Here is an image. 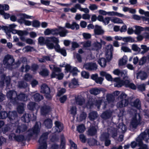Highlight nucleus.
Instances as JSON below:
<instances>
[{
	"label": "nucleus",
	"instance_id": "nucleus-62",
	"mask_svg": "<svg viewBox=\"0 0 149 149\" xmlns=\"http://www.w3.org/2000/svg\"><path fill=\"white\" fill-rule=\"evenodd\" d=\"M43 58H44L45 59V61H53V57L50 55L47 56H43Z\"/></svg>",
	"mask_w": 149,
	"mask_h": 149
},
{
	"label": "nucleus",
	"instance_id": "nucleus-43",
	"mask_svg": "<svg viewBox=\"0 0 149 149\" xmlns=\"http://www.w3.org/2000/svg\"><path fill=\"white\" fill-rule=\"evenodd\" d=\"M24 104L23 103H21L19 104L17 107V111L18 113H22L24 111Z\"/></svg>",
	"mask_w": 149,
	"mask_h": 149
},
{
	"label": "nucleus",
	"instance_id": "nucleus-28",
	"mask_svg": "<svg viewBox=\"0 0 149 149\" xmlns=\"http://www.w3.org/2000/svg\"><path fill=\"white\" fill-rule=\"evenodd\" d=\"M117 128L118 132L122 133H124L126 130L125 125L122 123H119Z\"/></svg>",
	"mask_w": 149,
	"mask_h": 149
},
{
	"label": "nucleus",
	"instance_id": "nucleus-26",
	"mask_svg": "<svg viewBox=\"0 0 149 149\" xmlns=\"http://www.w3.org/2000/svg\"><path fill=\"white\" fill-rule=\"evenodd\" d=\"M31 95L34 100L36 102L40 101L43 99V97L42 95L39 93L35 92L31 93Z\"/></svg>",
	"mask_w": 149,
	"mask_h": 149
},
{
	"label": "nucleus",
	"instance_id": "nucleus-45",
	"mask_svg": "<svg viewBox=\"0 0 149 149\" xmlns=\"http://www.w3.org/2000/svg\"><path fill=\"white\" fill-rule=\"evenodd\" d=\"M93 49L97 50L101 48L102 44L100 43L96 42L93 44Z\"/></svg>",
	"mask_w": 149,
	"mask_h": 149
},
{
	"label": "nucleus",
	"instance_id": "nucleus-29",
	"mask_svg": "<svg viewBox=\"0 0 149 149\" xmlns=\"http://www.w3.org/2000/svg\"><path fill=\"white\" fill-rule=\"evenodd\" d=\"M37 104L36 103L33 102H29L27 105L28 109L30 110L34 111L36 109Z\"/></svg>",
	"mask_w": 149,
	"mask_h": 149
},
{
	"label": "nucleus",
	"instance_id": "nucleus-44",
	"mask_svg": "<svg viewBox=\"0 0 149 149\" xmlns=\"http://www.w3.org/2000/svg\"><path fill=\"white\" fill-rule=\"evenodd\" d=\"M111 21L114 23H123V21L121 19L116 17H111Z\"/></svg>",
	"mask_w": 149,
	"mask_h": 149
},
{
	"label": "nucleus",
	"instance_id": "nucleus-41",
	"mask_svg": "<svg viewBox=\"0 0 149 149\" xmlns=\"http://www.w3.org/2000/svg\"><path fill=\"white\" fill-rule=\"evenodd\" d=\"M97 116V114L96 112L92 111L89 113L88 117L90 120H93L95 119Z\"/></svg>",
	"mask_w": 149,
	"mask_h": 149
},
{
	"label": "nucleus",
	"instance_id": "nucleus-20",
	"mask_svg": "<svg viewBox=\"0 0 149 149\" xmlns=\"http://www.w3.org/2000/svg\"><path fill=\"white\" fill-rule=\"evenodd\" d=\"M148 76V74L146 72L143 71L139 72L136 74V78L140 79L142 81L146 79Z\"/></svg>",
	"mask_w": 149,
	"mask_h": 149
},
{
	"label": "nucleus",
	"instance_id": "nucleus-34",
	"mask_svg": "<svg viewBox=\"0 0 149 149\" xmlns=\"http://www.w3.org/2000/svg\"><path fill=\"white\" fill-rule=\"evenodd\" d=\"M111 112L109 111H106L104 112L101 115L102 118L107 119L110 118L111 115Z\"/></svg>",
	"mask_w": 149,
	"mask_h": 149
},
{
	"label": "nucleus",
	"instance_id": "nucleus-39",
	"mask_svg": "<svg viewBox=\"0 0 149 149\" xmlns=\"http://www.w3.org/2000/svg\"><path fill=\"white\" fill-rule=\"evenodd\" d=\"M98 62L101 67H104L106 65L107 61L105 58H102L98 60Z\"/></svg>",
	"mask_w": 149,
	"mask_h": 149
},
{
	"label": "nucleus",
	"instance_id": "nucleus-17",
	"mask_svg": "<svg viewBox=\"0 0 149 149\" xmlns=\"http://www.w3.org/2000/svg\"><path fill=\"white\" fill-rule=\"evenodd\" d=\"M13 138L18 142H22L26 140V139L23 135L16 136L15 134L12 133L9 135V138L10 140H12Z\"/></svg>",
	"mask_w": 149,
	"mask_h": 149
},
{
	"label": "nucleus",
	"instance_id": "nucleus-8",
	"mask_svg": "<svg viewBox=\"0 0 149 149\" xmlns=\"http://www.w3.org/2000/svg\"><path fill=\"white\" fill-rule=\"evenodd\" d=\"M41 127V123L39 122H37L33 127L29 130L27 132L28 136L29 137L34 134L38 135L40 132Z\"/></svg>",
	"mask_w": 149,
	"mask_h": 149
},
{
	"label": "nucleus",
	"instance_id": "nucleus-30",
	"mask_svg": "<svg viewBox=\"0 0 149 149\" xmlns=\"http://www.w3.org/2000/svg\"><path fill=\"white\" fill-rule=\"evenodd\" d=\"M97 133L96 127H93L90 128L88 130V135L90 136H93L96 134Z\"/></svg>",
	"mask_w": 149,
	"mask_h": 149
},
{
	"label": "nucleus",
	"instance_id": "nucleus-51",
	"mask_svg": "<svg viewBox=\"0 0 149 149\" xmlns=\"http://www.w3.org/2000/svg\"><path fill=\"white\" fill-rule=\"evenodd\" d=\"M133 105L138 109H140L141 107V102L139 100L136 99L133 102Z\"/></svg>",
	"mask_w": 149,
	"mask_h": 149
},
{
	"label": "nucleus",
	"instance_id": "nucleus-11",
	"mask_svg": "<svg viewBox=\"0 0 149 149\" xmlns=\"http://www.w3.org/2000/svg\"><path fill=\"white\" fill-rule=\"evenodd\" d=\"M17 95L16 92L14 91H10L6 93V96L9 99L10 102L14 105H15V104L17 102V101L16 99Z\"/></svg>",
	"mask_w": 149,
	"mask_h": 149
},
{
	"label": "nucleus",
	"instance_id": "nucleus-53",
	"mask_svg": "<svg viewBox=\"0 0 149 149\" xmlns=\"http://www.w3.org/2000/svg\"><path fill=\"white\" fill-rule=\"evenodd\" d=\"M8 113L4 111L0 112V119H4L7 117H8Z\"/></svg>",
	"mask_w": 149,
	"mask_h": 149
},
{
	"label": "nucleus",
	"instance_id": "nucleus-9",
	"mask_svg": "<svg viewBox=\"0 0 149 149\" xmlns=\"http://www.w3.org/2000/svg\"><path fill=\"white\" fill-rule=\"evenodd\" d=\"M14 62V60L13 56L9 54L6 55L3 60V64L5 65L6 68L9 69L13 65Z\"/></svg>",
	"mask_w": 149,
	"mask_h": 149
},
{
	"label": "nucleus",
	"instance_id": "nucleus-18",
	"mask_svg": "<svg viewBox=\"0 0 149 149\" xmlns=\"http://www.w3.org/2000/svg\"><path fill=\"white\" fill-rule=\"evenodd\" d=\"M55 127L53 129V131L54 132H59L63 129V124L58 121H56L55 123Z\"/></svg>",
	"mask_w": 149,
	"mask_h": 149
},
{
	"label": "nucleus",
	"instance_id": "nucleus-23",
	"mask_svg": "<svg viewBox=\"0 0 149 149\" xmlns=\"http://www.w3.org/2000/svg\"><path fill=\"white\" fill-rule=\"evenodd\" d=\"M65 27L72 30H78L79 28V25L75 22H73L71 24L69 22H66L65 24Z\"/></svg>",
	"mask_w": 149,
	"mask_h": 149
},
{
	"label": "nucleus",
	"instance_id": "nucleus-15",
	"mask_svg": "<svg viewBox=\"0 0 149 149\" xmlns=\"http://www.w3.org/2000/svg\"><path fill=\"white\" fill-rule=\"evenodd\" d=\"M63 67L65 68V70L66 73L69 72L70 73H72L73 76H76L78 72H79L77 68L76 67H72L69 64H67Z\"/></svg>",
	"mask_w": 149,
	"mask_h": 149
},
{
	"label": "nucleus",
	"instance_id": "nucleus-33",
	"mask_svg": "<svg viewBox=\"0 0 149 149\" xmlns=\"http://www.w3.org/2000/svg\"><path fill=\"white\" fill-rule=\"evenodd\" d=\"M100 74L101 76L105 77L106 79L108 81H111L112 80L111 76L106 72L102 71L100 72Z\"/></svg>",
	"mask_w": 149,
	"mask_h": 149
},
{
	"label": "nucleus",
	"instance_id": "nucleus-42",
	"mask_svg": "<svg viewBox=\"0 0 149 149\" xmlns=\"http://www.w3.org/2000/svg\"><path fill=\"white\" fill-rule=\"evenodd\" d=\"M88 142L90 146L98 145L99 144V143L96 140L93 139H89Z\"/></svg>",
	"mask_w": 149,
	"mask_h": 149
},
{
	"label": "nucleus",
	"instance_id": "nucleus-57",
	"mask_svg": "<svg viewBox=\"0 0 149 149\" xmlns=\"http://www.w3.org/2000/svg\"><path fill=\"white\" fill-rule=\"evenodd\" d=\"M132 49L134 52H140L141 51V49L138 45L136 44H133L131 47Z\"/></svg>",
	"mask_w": 149,
	"mask_h": 149
},
{
	"label": "nucleus",
	"instance_id": "nucleus-63",
	"mask_svg": "<svg viewBox=\"0 0 149 149\" xmlns=\"http://www.w3.org/2000/svg\"><path fill=\"white\" fill-rule=\"evenodd\" d=\"M69 142L70 145L71 149H78L77 148V145L72 141L69 140Z\"/></svg>",
	"mask_w": 149,
	"mask_h": 149
},
{
	"label": "nucleus",
	"instance_id": "nucleus-55",
	"mask_svg": "<svg viewBox=\"0 0 149 149\" xmlns=\"http://www.w3.org/2000/svg\"><path fill=\"white\" fill-rule=\"evenodd\" d=\"M18 86L19 88H25L27 86V84L26 83L21 81L18 82Z\"/></svg>",
	"mask_w": 149,
	"mask_h": 149
},
{
	"label": "nucleus",
	"instance_id": "nucleus-46",
	"mask_svg": "<svg viewBox=\"0 0 149 149\" xmlns=\"http://www.w3.org/2000/svg\"><path fill=\"white\" fill-rule=\"evenodd\" d=\"M127 56H124L122 59L120 60L119 64L121 65H124L127 63Z\"/></svg>",
	"mask_w": 149,
	"mask_h": 149
},
{
	"label": "nucleus",
	"instance_id": "nucleus-60",
	"mask_svg": "<svg viewBox=\"0 0 149 149\" xmlns=\"http://www.w3.org/2000/svg\"><path fill=\"white\" fill-rule=\"evenodd\" d=\"M0 14L1 15H3L5 19H8L10 16L9 14L5 13L3 10H1L0 11Z\"/></svg>",
	"mask_w": 149,
	"mask_h": 149
},
{
	"label": "nucleus",
	"instance_id": "nucleus-35",
	"mask_svg": "<svg viewBox=\"0 0 149 149\" xmlns=\"http://www.w3.org/2000/svg\"><path fill=\"white\" fill-rule=\"evenodd\" d=\"M102 89L101 88H93L90 90V92L91 94L97 95L100 93V91H102Z\"/></svg>",
	"mask_w": 149,
	"mask_h": 149
},
{
	"label": "nucleus",
	"instance_id": "nucleus-14",
	"mask_svg": "<svg viewBox=\"0 0 149 149\" xmlns=\"http://www.w3.org/2000/svg\"><path fill=\"white\" fill-rule=\"evenodd\" d=\"M61 71V69L59 68H55L54 72H53L51 74V77L54 78L56 77L59 80L62 79L63 77V74L62 73H60Z\"/></svg>",
	"mask_w": 149,
	"mask_h": 149
},
{
	"label": "nucleus",
	"instance_id": "nucleus-27",
	"mask_svg": "<svg viewBox=\"0 0 149 149\" xmlns=\"http://www.w3.org/2000/svg\"><path fill=\"white\" fill-rule=\"evenodd\" d=\"M50 110L49 106L45 105L42 106L40 108L41 114L42 115H45L48 113Z\"/></svg>",
	"mask_w": 149,
	"mask_h": 149
},
{
	"label": "nucleus",
	"instance_id": "nucleus-10",
	"mask_svg": "<svg viewBox=\"0 0 149 149\" xmlns=\"http://www.w3.org/2000/svg\"><path fill=\"white\" fill-rule=\"evenodd\" d=\"M48 37L44 38L43 37H40L38 38V41L41 45L46 44L48 48L49 49H53L54 47L53 43H49Z\"/></svg>",
	"mask_w": 149,
	"mask_h": 149
},
{
	"label": "nucleus",
	"instance_id": "nucleus-3",
	"mask_svg": "<svg viewBox=\"0 0 149 149\" xmlns=\"http://www.w3.org/2000/svg\"><path fill=\"white\" fill-rule=\"evenodd\" d=\"M19 123L17 124H15L14 126H12L10 127V125H9L7 126V127H4L3 129V131L4 133L10 130L12 131L13 129H14V127H17L15 132L17 133H19L25 131L27 129V126L25 125H22L21 126H19Z\"/></svg>",
	"mask_w": 149,
	"mask_h": 149
},
{
	"label": "nucleus",
	"instance_id": "nucleus-2",
	"mask_svg": "<svg viewBox=\"0 0 149 149\" xmlns=\"http://www.w3.org/2000/svg\"><path fill=\"white\" fill-rule=\"evenodd\" d=\"M149 139V129H146L136 139V142L133 141L131 142V146L132 148H134L138 145L140 147L139 149H148L147 145L143 144L142 141L144 140L147 143Z\"/></svg>",
	"mask_w": 149,
	"mask_h": 149
},
{
	"label": "nucleus",
	"instance_id": "nucleus-54",
	"mask_svg": "<svg viewBox=\"0 0 149 149\" xmlns=\"http://www.w3.org/2000/svg\"><path fill=\"white\" fill-rule=\"evenodd\" d=\"M147 61V59L146 56H143L139 60V64L140 65H143L146 63Z\"/></svg>",
	"mask_w": 149,
	"mask_h": 149
},
{
	"label": "nucleus",
	"instance_id": "nucleus-7",
	"mask_svg": "<svg viewBox=\"0 0 149 149\" xmlns=\"http://www.w3.org/2000/svg\"><path fill=\"white\" fill-rule=\"evenodd\" d=\"M8 118L11 122V124L10 127L12 126H14L15 124H17L18 122L17 117V113L16 111H9L8 112ZM10 124H8L5 127H7V126Z\"/></svg>",
	"mask_w": 149,
	"mask_h": 149
},
{
	"label": "nucleus",
	"instance_id": "nucleus-1",
	"mask_svg": "<svg viewBox=\"0 0 149 149\" xmlns=\"http://www.w3.org/2000/svg\"><path fill=\"white\" fill-rule=\"evenodd\" d=\"M113 72L115 75L120 76L124 80H120L119 77L115 78L114 80L116 82L114 84L115 87H120L123 86H125L127 87H130L134 90L136 89L135 85L133 83L130 82L126 70H120L118 69H116L114 70Z\"/></svg>",
	"mask_w": 149,
	"mask_h": 149
},
{
	"label": "nucleus",
	"instance_id": "nucleus-40",
	"mask_svg": "<svg viewBox=\"0 0 149 149\" xmlns=\"http://www.w3.org/2000/svg\"><path fill=\"white\" fill-rule=\"evenodd\" d=\"M49 43H53L52 42H53L55 44L58 43L59 40L58 38L54 37H48Z\"/></svg>",
	"mask_w": 149,
	"mask_h": 149
},
{
	"label": "nucleus",
	"instance_id": "nucleus-13",
	"mask_svg": "<svg viewBox=\"0 0 149 149\" xmlns=\"http://www.w3.org/2000/svg\"><path fill=\"white\" fill-rule=\"evenodd\" d=\"M40 92L45 94V97L47 99H50L52 98V96L50 94V88L46 84H43L41 86Z\"/></svg>",
	"mask_w": 149,
	"mask_h": 149
},
{
	"label": "nucleus",
	"instance_id": "nucleus-49",
	"mask_svg": "<svg viewBox=\"0 0 149 149\" xmlns=\"http://www.w3.org/2000/svg\"><path fill=\"white\" fill-rule=\"evenodd\" d=\"M78 84L77 80L75 79H74L72 80L71 82L69 83V87L71 88H74V86L77 85Z\"/></svg>",
	"mask_w": 149,
	"mask_h": 149
},
{
	"label": "nucleus",
	"instance_id": "nucleus-47",
	"mask_svg": "<svg viewBox=\"0 0 149 149\" xmlns=\"http://www.w3.org/2000/svg\"><path fill=\"white\" fill-rule=\"evenodd\" d=\"M136 29L134 31V33L136 34H140L141 32L143 31V28L140 26H136L135 27Z\"/></svg>",
	"mask_w": 149,
	"mask_h": 149
},
{
	"label": "nucleus",
	"instance_id": "nucleus-52",
	"mask_svg": "<svg viewBox=\"0 0 149 149\" xmlns=\"http://www.w3.org/2000/svg\"><path fill=\"white\" fill-rule=\"evenodd\" d=\"M77 130L80 133H82L84 132L85 130V127L84 125L81 124L79 125L77 127Z\"/></svg>",
	"mask_w": 149,
	"mask_h": 149
},
{
	"label": "nucleus",
	"instance_id": "nucleus-25",
	"mask_svg": "<svg viewBox=\"0 0 149 149\" xmlns=\"http://www.w3.org/2000/svg\"><path fill=\"white\" fill-rule=\"evenodd\" d=\"M94 31L95 35H101L104 33V31L102 29V27L97 25L95 26Z\"/></svg>",
	"mask_w": 149,
	"mask_h": 149
},
{
	"label": "nucleus",
	"instance_id": "nucleus-32",
	"mask_svg": "<svg viewBox=\"0 0 149 149\" xmlns=\"http://www.w3.org/2000/svg\"><path fill=\"white\" fill-rule=\"evenodd\" d=\"M75 99L76 104L79 105H83L85 102L84 98L80 96L75 97Z\"/></svg>",
	"mask_w": 149,
	"mask_h": 149
},
{
	"label": "nucleus",
	"instance_id": "nucleus-61",
	"mask_svg": "<svg viewBox=\"0 0 149 149\" xmlns=\"http://www.w3.org/2000/svg\"><path fill=\"white\" fill-rule=\"evenodd\" d=\"M48 71L46 69H43L39 72V74L40 75L44 77L47 76L48 75Z\"/></svg>",
	"mask_w": 149,
	"mask_h": 149
},
{
	"label": "nucleus",
	"instance_id": "nucleus-64",
	"mask_svg": "<svg viewBox=\"0 0 149 149\" xmlns=\"http://www.w3.org/2000/svg\"><path fill=\"white\" fill-rule=\"evenodd\" d=\"M86 114L84 112H82L78 118H79V120L80 121H81L85 119L86 118Z\"/></svg>",
	"mask_w": 149,
	"mask_h": 149
},
{
	"label": "nucleus",
	"instance_id": "nucleus-24",
	"mask_svg": "<svg viewBox=\"0 0 149 149\" xmlns=\"http://www.w3.org/2000/svg\"><path fill=\"white\" fill-rule=\"evenodd\" d=\"M1 80L0 81V85L2 86H3L4 82L6 83V85L8 86L10 84V78L9 77H6L4 74L2 75L1 77Z\"/></svg>",
	"mask_w": 149,
	"mask_h": 149
},
{
	"label": "nucleus",
	"instance_id": "nucleus-50",
	"mask_svg": "<svg viewBox=\"0 0 149 149\" xmlns=\"http://www.w3.org/2000/svg\"><path fill=\"white\" fill-rule=\"evenodd\" d=\"M70 113L73 116H75L77 113V108L76 107L72 106L70 107L69 111Z\"/></svg>",
	"mask_w": 149,
	"mask_h": 149
},
{
	"label": "nucleus",
	"instance_id": "nucleus-48",
	"mask_svg": "<svg viewBox=\"0 0 149 149\" xmlns=\"http://www.w3.org/2000/svg\"><path fill=\"white\" fill-rule=\"evenodd\" d=\"M141 49L143 50L141 52V53L142 54H144L149 50V47H147L146 45H141Z\"/></svg>",
	"mask_w": 149,
	"mask_h": 149
},
{
	"label": "nucleus",
	"instance_id": "nucleus-4",
	"mask_svg": "<svg viewBox=\"0 0 149 149\" xmlns=\"http://www.w3.org/2000/svg\"><path fill=\"white\" fill-rule=\"evenodd\" d=\"M127 95L124 93L122 92L118 97L119 100H120L116 104V106L118 108H122L127 105L129 101L127 99Z\"/></svg>",
	"mask_w": 149,
	"mask_h": 149
},
{
	"label": "nucleus",
	"instance_id": "nucleus-56",
	"mask_svg": "<svg viewBox=\"0 0 149 149\" xmlns=\"http://www.w3.org/2000/svg\"><path fill=\"white\" fill-rule=\"evenodd\" d=\"M34 49L33 47L29 46H27L24 47L23 49L22 50L24 52H27L32 51Z\"/></svg>",
	"mask_w": 149,
	"mask_h": 149
},
{
	"label": "nucleus",
	"instance_id": "nucleus-31",
	"mask_svg": "<svg viewBox=\"0 0 149 149\" xmlns=\"http://www.w3.org/2000/svg\"><path fill=\"white\" fill-rule=\"evenodd\" d=\"M59 29L60 31L58 33L60 36L62 37L65 36L68 33V30L65 29V28L61 26L59 27Z\"/></svg>",
	"mask_w": 149,
	"mask_h": 149
},
{
	"label": "nucleus",
	"instance_id": "nucleus-19",
	"mask_svg": "<svg viewBox=\"0 0 149 149\" xmlns=\"http://www.w3.org/2000/svg\"><path fill=\"white\" fill-rule=\"evenodd\" d=\"M84 68L88 70H96L97 68V66L95 63H87L84 64Z\"/></svg>",
	"mask_w": 149,
	"mask_h": 149
},
{
	"label": "nucleus",
	"instance_id": "nucleus-59",
	"mask_svg": "<svg viewBox=\"0 0 149 149\" xmlns=\"http://www.w3.org/2000/svg\"><path fill=\"white\" fill-rule=\"evenodd\" d=\"M65 145V141L64 137L63 136H62L61 139V144L60 147L62 149H64Z\"/></svg>",
	"mask_w": 149,
	"mask_h": 149
},
{
	"label": "nucleus",
	"instance_id": "nucleus-38",
	"mask_svg": "<svg viewBox=\"0 0 149 149\" xmlns=\"http://www.w3.org/2000/svg\"><path fill=\"white\" fill-rule=\"evenodd\" d=\"M107 15L111 16H117L120 17H125V16L123 14L118 13V12H115L113 11L107 12Z\"/></svg>",
	"mask_w": 149,
	"mask_h": 149
},
{
	"label": "nucleus",
	"instance_id": "nucleus-21",
	"mask_svg": "<svg viewBox=\"0 0 149 149\" xmlns=\"http://www.w3.org/2000/svg\"><path fill=\"white\" fill-rule=\"evenodd\" d=\"M16 99L17 101V102L15 104H19V101L25 102L27 100L28 96L23 93H21L18 95H17L16 97Z\"/></svg>",
	"mask_w": 149,
	"mask_h": 149
},
{
	"label": "nucleus",
	"instance_id": "nucleus-5",
	"mask_svg": "<svg viewBox=\"0 0 149 149\" xmlns=\"http://www.w3.org/2000/svg\"><path fill=\"white\" fill-rule=\"evenodd\" d=\"M106 98L107 102H104L103 101V99H104V98H102V100L98 101H96L95 103H93V105H95L97 107L98 109L100 108V106L101 103H103L105 105L104 109L106 108V106L108 102L109 103H112L115 100V98L111 94H108L106 95Z\"/></svg>",
	"mask_w": 149,
	"mask_h": 149
},
{
	"label": "nucleus",
	"instance_id": "nucleus-22",
	"mask_svg": "<svg viewBox=\"0 0 149 149\" xmlns=\"http://www.w3.org/2000/svg\"><path fill=\"white\" fill-rule=\"evenodd\" d=\"M17 20L18 22L21 23L22 24L23 21L25 19L30 18L31 17L26 15L25 13H19L17 15Z\"/></svg>",
	"mask_w": 149,
	"mask_h": 149
},
{
	"label": "nucleus",
	"instance_id": "nucleus-16",
	"mask_svg": "<svg viewBox=\"0 0 149 149\" xmlns=\"http://www.w3.org/2000/svg\"><path fill=\"white\" fill-rule=\"evenodd\" d=\"M33 116L30 118V115L28 113H25L21 117V120L25 123L29 122L31 120L32 121L35 120L36 119V116L33 113L32 114Z\"/></svg>",
	"mask_w": 149,
	"mask_h": 149
},
{
	"label": "nucleus",
	"instance_id": "nucleus-6",
	"mask_svg": "<svg viewBox=\"0 0 149 149\" xmlns=\"http://www.w3.org/2000/svg\"><path fill=\"white\" fill-rule=\"evenodd\" d=\"M49 133L46 132L44 133L40 136L38 142L39 146L38 149H46L47 148V140L48 139Z\"/></svg>",
	"mask_w": 149,
	"mask_h": 149
},
{
	"label": "nucleus",
	"instance_id": "nucleus-36",
	"mask_svg": "<svg viewBox=\"0 0 149 149\" xmlns=\"http://www.w3.org/2000/svg\"><path fill=\"white\" fill-rule=\"evenodd\" d=\"M109 138V135L107 132H104L102 134L100 137V140L101 141H104L105 140Z\"/></svg>",
	"mask_w": 149,
	"mask_h": 149
},
{
	"label": "nucleus",
	"instance_id": "nucleus-58",
	"mask_svg": "<svg viewBox=\"0 0 149 149\" xmlns=\"http://www.w3.org/2000/svg\"><path fill=\"white\" fill-rule=\"evenodd\" d=\"M111 17H107L104 18L102 22L104 25H107L109 23L110 21H111Z\"/></svg>",
	"mask_w": 149,
	"mask_h": 149
},
{
	"label": "nucleus",
	"instance_id": "nucleus-37",
	"mask_svg": "<svg viewBox=\"0 0 149 149\" xmlns=\"http://www.w3.org/2000/svg\"><path fill=\"white\" fill-rule=\"evenodd\" d=\"M44 124L47 128H50L52 126V121L51 119H47L45 121Z\"/></svg>",
	"mask_w": 149,
	"mask_h": 149
},
{
	"label": "nucleus",
	"instance_id": "nucleus-12",
	"mask_svg": "<svg viewBox=\"0 0 149 149\" xmlns=\"http://www.w3.org/2000/svg\"><path fill=\"white\" fill-rule=\"evenodd\" d=\"M137 115L135 113V116L132 119L130 123V125L134 128H136L137 127L141 124V118L139 114Z\"/></svg>",
	"mask_w": 149,
	"mask_h": 149
}]
</instances>
